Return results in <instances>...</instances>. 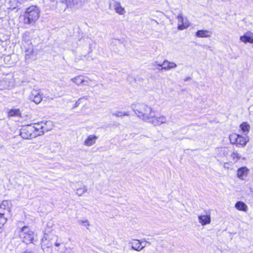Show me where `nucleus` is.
<instances>
[{"mask_svg":"<svg viewBox=\"0 0 253 253\" xmlns=\"http://www.w3.org/2000/svg\"><path fill=\"white\" fill-rule=\"evenodd\" d=\"M240 128L245 132H248L249 131L250 126L247 123H243L240 125Z\"/></svg>","mask_w":253,"mask_h":253,"instance_id":"23","label":"nucleus"},{"mask_svg":"<svg viewBox=\"0 0 253 253\" xmlns=\"http://www.w3.org/2000/svg\"><path fill=\"white\" fill-rule=\"evenodd\" d=\"M249 169L246 167H242L237 170V177L241 180H243L247 177Z\"/></svg>","mask_w":253,"mask_h":253,"instance_id":"13","label":"nucleus"},{"mask_svg":"<svg viewBox=\"0 0 253 253\" xmlns=\"http://www.w3.org/2000/svg\"><path fill=\"white\" fill-rule=\"evenodd\" d=\"M155 63L159 66L162 67L161 70H165L166 71L170 70L177 67V65L175 63L169 61L168 60H165L162 64H158L157 63V62H156Z\"/></svg>","mask_w":253,"mask_h":253,"instance_id":"10","label":"nucleus"},{"mask_svg":"<svg viewBox=\"0 0 253 253\" xmlns=\"http://www.w3.org/2000/svg\"><path fill=\"white\" fill-rule=\"evenodd\" d=\"M240 40L245 43L247 42L253 43V33L251 32H247L245 35L240 37Z\"/></svg>","mask_w":253,"mask_h":253,"instance_id":"14","label":"nucleus"},{"mask_svg":"<svg viewBox=\"0 0 253 253\" xmlns=\"http://www.w3.org/2000/svg\"><path fill=\"white\" fill-rule=\"evenodd\" d=\"M51 124V123L50 122H41L34 124L32 126L34 128H37L35 129V132L40 133L41 131H42V134H43L44 131H47L50 129V128H48L47 126Z\"/></svg>","mask_w":253,"mask_h":253,"instance_id":"6","label":"nucleus"},{"mask_svg":"<svg viewBox=\"0 0 253 253\" xmlns=\"http://www.w3.org/2000/svg\"><path fill=\"white\" fill-rule=\"evenodd\" d=\"M71 81L78 85L85 82L83 76L81 75L72 78Z\"/></svg>","mask_w":253,"mask_h":253,"instance_id":"21","label":"nucleus"},{"mask_svg":"<svg viewBox=\"0 0 253 253\" xmlns=\"http://www.w3.org/2000/svg\"><path fill=\"white\" fill-rule=\"evenodd\" d=\"M23 253H33V252H28V251H26L25 252H24Z\"/></svg>","mask_w":253,"mask_h":253,"instance_id":"33","label":"nucleus"},{"mask_svg":"<svg viewBox=\"0 0 253 253\" xmlns=\"http://www.w3.org/2000/svg\"><path fill=\"white\" fill-rule=\"evenodd\" d=\"M82 98H84V99H87V97H86V96H84V97H83V98H80V99H79V100L76 102V106H78L80 104V102H79V101H80V100H81L82 99Z\"/></svg>","mask_w":253,"mask_h":253,"instance_id":"31","label":"nucleus"},{"mask_svg":"<svg viewBox=\"0 0 253 253\" xmlns=\"http://www.w3.org/2000/svg\"><path fill=\"white\" fill-rule=\"evenodd\" d=\"M235 207L239 211H247L248 210V206L243 202L239 201L237 202Z\"/></svg>","mask_w":253,"mask_h":253,"instance_id":"20","label":"nucleus"},{"mask_svg":"<svg viewBox=\"0 0 253 253\" xmlns=\"http://www.w3.org/2000/svg\"><path fill=\"white\" fill-rule=\"evenodd\" d=\"M60 245V243H59V242H56L55 243V246L56 247H59Z\"/></svg>","mask_w":253,"mask_h":253,"instance_id":"32","label":"nucleus"},{"mask_svg":"<svg viewBox=\"0 0 253 253\" xmlns=\"http://www.w3.org/2000/svg\"><path fill=\"white\" fill-rule=\"evenodd\" d=\"M113 115L116 116L117 117H123L125 116H129V112H122V111H116L115 113H113Z\"/></svg>","mask_w":253,"mask_h":253,"instance_id":"22","label":"nucleus"},{"mask_svg":"<svg viewBox=\"0 0 253 253\" xmlns=\"http://www.w3.org/2000/svg\"><path fill=\"white\" fill-rule=\"evenodd\" d=\"M212 35V32L208 30H198L196 36L199 38H209Z\"/></svg>","mask_w":253,"mask_h":253,"instance_id":"18","label":"nucleus"},{"mask_svg":"<svg viewBox=\"0 0 253 253\" xmlns=\"http://www.w3.org/2000/svg\"><path fill=\"white\" fill-rule=\"evenodd\" d=\"M87 191V187L84 186L83 188H79L77 189V194L79 196H81L84 192Z\"/></svg>","mask_w":253,"mask_h":253,"instance_id":"24","label":"nucleus"},{"mask_svg":"<svg viewBox=\"0 0 253 253\" xmlns=\"http://www.w3.org/2000/svg\"><path fill=\"white\" fill-rule=\"evenodd\" d=\"M30 99L38 104L42 100V95L38 91L33 90L30 95Z\"/></svg>","mask_w":253,"mask_h":253,"instance_id":"12","label":"nucleus"},{"mask_svg":"<svg viewBox=\"0 0 253 253\" xmlns=\"http://www.w3.org/2000/svg\"><path fill=\"white\" fill-rule=\"evenodd\" d=\"M232 156L233 157V158H234L235 157H236L237 159H239L240 158V157L239 156V154L237 153V152H234L232 153Z\"/></svg>","mask_w":253,"mask_h":253,"instance_id":"30","label":"nucleus"},{"mask_svg":"<svg viewBox=\"0 0 253 253\" xmlns=\"http://www.w3.org/2000/svg\"><path fill=\"white\" fill-rule=\"evenodd\" d=\"M42 132H35V128H34L32 125H28L24 126L21 129L20 135L24 139H31L42 135Z\"/></svg>","mask_w":253,"mask_h":253,"instance_id":"3","label":"nucleus"},{"mask_svg":"<svg viewBox=\"0 0 253 253\" xmlns=\"http://www.w3.org/2000/svg\"><path fill=\"white\" fill-rule=\"evenodd\" d=\"M167 122L166 117L164 115H161L157 117L155 116V112H153V116L149 120L148 122L151 123L154 126H160L162 124L166 123Z\"/></svg>","mask_w":253,"mask_h":253,"instance_id":"8","label":"nucleus"},{"mask_svg":"<svg viewBox=\"0 0 253 253\" xmlns=\"http://www.w3.org/2000/svg\"><path fill=\"white\" fill-rule=\"evenodd\" d=\"M31 37L29 32H26L23 34L22 40L25 42H28L31 41Z\"/></svg>","mask_w":253,"mask_h":253,"instance_id":"25","label":"nucleus"},{"mask_svg":"<svg viewBox=\"0 0 253 253\" xmlns=\"http://www.w3.org/2000/svg\"><path fill=\"white\" fill-rule=\"evenodd\" d=\"M131 108L137 116L143 120L147 122L153 116L152 108L143 103H133Z\"/></svg>","mask_w":253,"mask_h":253,"instance_id":"1","label":"nucleus"},{"mask_svg":"<svg viewBox=\"0 0 253 253\" xmlns=\"http://www.w3.org/2000/svg\"><path fill=\"white\" fill-rule=\"evenodd\" d=\"M178 21L177 28L179 30H183L187 28L190 25V23L187 18H184L181 13L179 14L177 16Z\"/></svg>","mask_w":253,"mask_h":253,"instance_id":"9","label":"nucleus"},{"mask_svg":"<svg viewBox=\"0 0 253 253\" xmlns=\"http://www.w3.org/2000/svg\"><path fill=\"white\" fill-rule=\"evenodd\" d=\"M79 224L84 225L85 227H86L87 229H88V227L90 226V223L87 220H79L78 221Z\"/></svg>","mask_w":253,"mask_h":253,"instance_id":"27","label":"nucleus"},{"mask_svg":"<svg viewBox=\"0 0 253 253\" xmlns=\"http://www.w3.org/2000/svg\"><path fill=\"white\" fill-rule=\"evenodd\" d=\"M113 6L116 12L120 15H124L126 13L125 8L121 6L119 1H115L113 2Z\"/></svg>","mask_w":253,"mask_h":253,"instance_id":"16","label":"nucleus"},{"mask_svg":"<svg viewBox=\"0 0 253 253\" xmlns=\"http://www.w3.org/2000/svg\"><path fill=\"white\" fill-rule=\"evenodd\" d=\"M47 242V239L44 237L43 238L42 240V247L45 248H48L50 247V244H49L48 243H46Z\"/></svg>","mask_w":253,"mask_h":253,"instance_id":"28","label":"nucleus"},{"mask_svg":"<svg viewBox=\"0 0 253 253\" xmlns=\"http://www.w3.org/2000/svg\"><path fill=\"white\" fill-rule=\"evenodd\" d=\"M229 139L232 143L242 146H244L249 140L247 138L236 133L231 134L229 136Z\"/></svg>","mask_w":253,"mask_h":253,"instance_id":"5","label":"nucleus"},{"mask_svg":"<svg viewBox=\"0 0 253 253\" xmlns=\"http://www.w3.org/2000/svg\"><path fill=\"white\" fill-rule=\"evenodd\" d=\"M98 137L94 135H89L84 140V144L86 146H91L95 143Z\"/></svg>","mask_w":253,"mask_h":253,"instance_id":"17","label":"nucleus"},{"mask_svg":"<svg viewBox=\"0 0 253 253\" xmlns=\"http://www.w3.org/2000/svg\"><path fill=\"white\" fill-rule=\"evenodd\" d=\"M19 113L20 111L19 109H12L9 112L8 115L10 116H18Z\"/></svg>","mask_w":253,"mask_h":253,"instance_id":"26","label":"nucleus"},{"mask_svg":"<svg viewBox=\"0 0 253 253\" xmlns=\"http://www.w3.org/2000/svg\"><path fill=\"white\" fill-rule=\"evenodd\" d=\"M199 222L203 226L209 224L211 222L210 214L200 215L198 216Z\"/></svg>","mask_w":253,"mask_h":253,"instance_id":"15","label":"nucleus"},{"mask_svg":"<svg viewBox=\"0 0 253 253\" xmlns=\"http://www.w3.org/2000/svg\"><path fill=\"white\" fill-rule=\"evenodd\" d=\"M19 237L26 244L32 243L34 239V232L27 226L23 227L20 231Z\"/></svg>","mask_w":253,"mask_h":253,"instance_id":"4","label":"nucleus"},{"mask_svg":"<svg viewBox=\"0 0 253 253\" xmlns=\"http://www.w3.org/2000/svg\"><path fill=\"white\" fill-rule=\"evenodd\" d=\"M63 2L66 4L67 8H72L78 5L80 0H64Z\"/></svg>","mask_w":253,"mask_h":253,"instance_id":"19","label":"nucleus"},{"mask_svg":"<svg viewBox=\"0 0 253 253\" xmlns=\"http://www.w3.org/2000/svg\"><path fill=\"white\" fill-rule=\"evenodd\" d=\"M26 57L27 58L28 55H30V54H32L33 53V48H29V49H27L26 51Z\"/></svg>","mask_w":253,"mask_h":253,"instance_id":"29","label":"nucleus"},{"mask_svg":"<svg viewBox=\"0 0 253 253\" xmlns=\"http://www.w3.org/2000/svg\"><path fill=\"white\" fill-rule=\"evenodd\" d=\"M40 10L38 7L32 5L26 9L24 15V22L25 24H33L39 19Z\"/></svg>","mask_w":253,"mask_h":253,"instance_id":"2","label":"nucleus"},{"mask_svg":"<svg viewBox=\"0 0 253 253\" xmlns=\"http://www.w3.org/2000/svg\"><path fill=\"white\" fill-rule=\"evenodd\" d=\"M12 203L10 201H3L0 205V213L4 215L10 214Z\"/></svg>","mask_w":253,"mask_h":253,"instance_id":"7","label":"nucleus"},{"mask_svg":"<svg viewBox=\"0 0 253 253\" xmlns=\"http://www.w3.org/2000/svg\"><path fill=\"white\" fill-rule=\"evenodd\" d=\"M250 189L251 191L253 192V190L251 187H250Z\"/></svg>","mask_w":253,"mask_h":253,"instance_id":"34","label":"nucleus"},{"mask_svg":"<svg viewBox=\"0 0 253 253\" xmlns=\"http://www.w3.org/2000/svg\"><path fill=\"white\" fill-rule=\"evenodd\" d=\"M128 244L131 245L132 250L139 252L145 248V246H142V242L137 239H133L132 241H129Z\"/></svg>","mask_w":253,"mask_h":253,"instance_id":"11","label":"nucleus"}]
</instances>
